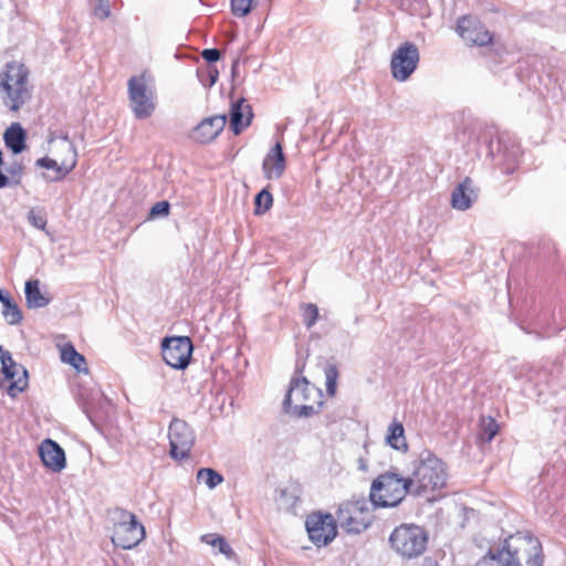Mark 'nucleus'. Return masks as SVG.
<instances>
[{"label":"nucleus","mask_w":566,"mask_h":566,"mask_svg":"<svg viewBox=\"0 0 566 566\" xmlns=\"http://www.w3.org/2000/svg\"><path fill=\"white\" fill-rule=\"evenodd\" d=\"M544 560L539 539L517 532L506 537L500 547H491L475 566H542Z\"/></svg>","instance_id":"obj_1"},{"label":"nucleus","mask_w":566,"mask_h":566,"mask_svg":"<svg viewBox=\"0 0 566 566\" xmlns=\"http://www.w3.org/2000/svg\"><path fill=\"white\" fill-rule=\"evenodd\" d=\"M411 464L412 470L408 475L411 494L434 500V494L447 485L448 471L446 463L431 451L423 450Z\"/></svg>","instance_id":"obj_2"},{"label":"nucleus","mask_w":566,"mask_h":566,"mask_svg":"<svg viewBox=\"0 0 566 566\" xmlns=\"http://www.w3.org/2000/svg\"><path fill=\"white\" fill-rule=\"evenodd\" d=\"M323 405V391L305 377L291 380L283 400L286 413L297 418H308L318 413Z\"/></svg>","instance_id":"obj_3"},{"label":"nucleus","mask_w":566,"mask_h":566,"mask_svg":"<svg viewBox=\"0 0 566 566\" xmlns=\"http://www.w3.org/2000/svg\"><path fill=\"white\" fill-rule=\"evenodd\" d=\"M0 94L4 106L18 111L29 98V71L24 64L9 62L0 73Z\"/></svg>","instance_id":"obj_4"},{"label":"nucleus","mask_w":566,"mask_h":566,"mask_svg":"<svg viewBox=\"0 0 566 566\" xmlns=\"http://www.w3.org/2000/svg\"><path fill=\"white\" fill-rule=\"evenodd\" d=\"M408 476L403 478L394 472L379 475L371 484L369 499L373 506L394 507L407 495L411 494Z\"/></svg>","instance_id":"obj_5"},{"label":"nucleus","mask_w":566,"mask_h":566,"mask_svg":"<svg viewBox=\"0 0 566 566\" xmlns=\"http://www.w3.org/2000/svg\"><path fill=\"white\" fill-rule=\"evenodd\" d=\"M114 524L112 542L123 549H132L145 538V528L135 514L116 507L109 513Z\"/></svg>","instance_id":"obj_6"},{"label":"nucleus","mask_w":566,"mask_h":566,"mask_svg":"<svg viewBox=\"0 0 566 566\" xmlns=\"http://www.w3.org/2000/svg\"><path fill=\"white\" fill-rule=\"evenodd\" d=\"M128 97L136 118L145 119L153 115L156 108V94L153 81L145 73L128 80Z\"/></svg>","instance_id":"obj_7"},{"label":"nucleus","mask_w":566,"mask_h":566,"mask_svg":"<svg viewBox=\"0 0 566 566\" xmlns=\"http://www.w3.org/2000/svg\"><path fill=\"white\" fill-rule=\"evenodd\" d=\"M370 500L361 499L339 505L337 510V522L346 533L359 534L368 528L374 515L371 513Z\"/></svg>","instance_id":"obj_8"},{"label":"nucleus","mask_w":566,"mask_h":566,"mask_svg":"<svg viewBox=\"0 0 566 566\" xmlns=\"http://www.w3.org/2000/svg\"><path fill=\"white\" fill-rule=\"evenodd\" d=\"M389 542L402 557L415 558L426 551L428 537L419 526L401 525L391 533Z\"/></svg>","instance_id":"obj_9"},{"label":"nucleus","mask_w":566,"mask_h":566,"mask_svg":"<svg viewBox=\"0 0 566 566\" xmlns=\"http://www.w3.org/2000/svg\"><path fill=\"white\" fill-rule=\"evenodd\" d=\"M0 361L1 371L4 376V378L0 380V387L6 390L10 397L14 398L28 387V371L22 365L17 364L11 353L1 345Z\"/></svg>","instance_id":"obj_10"},{"label":"nucleus","mask_w":566,"mask_h":566,"mask_svg":"<svg viewBox=\"0 0 566 566\" xmlns=\"http://www.w3.org/2000/svg\"><path fill=\"white\" fill-rule=\"evenodd\" d=\"M420 60L417 45L412 42H403L392 52L390 70L392 77L398 82L407 81L416 71Z\"/></svg>","instance_id":"obj_11"},{"label":"nucleus","mask_w":566,"mask_h":566,"mask_svg":"<svg viewBox=\"0 0 566 566\" xmlns=\"http://www.w3.org/2000/svg\"><path fill=\"white\" fill-rule=\"evenodd\" d=\"M168 438L170 457L175 460L187 459L196 441L195 432L190 426L182 419L172 418L168 429Z\"/></svg>","instance_id":"obj_12"},{"label":"nucleus","mask_w":566,"mask_h":566,"mask_svg":"<svg viewBox=\"0 0 566 566\" xmlns=\"http://www.w3.org/2000/svg\"><path fill=\"white\" fill-rule=\"evenodd\" d=\"M57 146L61 151L67 154L66 158L43 157L35 161L38 167L54 170L55 176L50 179L51 181L63 179L75 168L77 163V153L75 146L67 136H62L57 142Z\"/></svg>","instance_id":"obj_13"},{"label":"nucleus","mask_w":566,"mask_h":566,"mask_svg":"<svg viewBox=\"0 0 566 566\" xmlns=\"http://www.w3.org/2000/svg\"><path fill=\"white\" fill-rule=\"evenodd\" d=\"M191 354L192 343L187 336L166 337L161 343L163 359L175 369H185Z\"/></svg>","instance_id":"obj_14"},{"label":"nucleus","mask_w":566,"mask_h":566,"mask_svg":"<svg viewBox=\"0 0 566 566\" xmlns=\"http://www.w3.org/2000/svg\"><path fill=\"white\" fill-rule=\"evenodd\" d=\"M310 539L317 546H326L337 534V526L332 514L313 513L305 522Z\"/></svg>","instance_id":"obj_15"},{"label":"nucleus","mask_w":566,"mask_h":566,"mask_svg":"<svg viewBox=\"0 0 566 566\" xmlns=\"http://www.w3.org/2000/svg\"><path fill=\"white\" fill-rule=\"evenodd\" d=\"M457 32L468 43L483 46L492 41L490 32L476 17L464 15L458 20Z\"/></svg>","instance_id":"obj_16"},{"label":"nucleus","mask_w":566,"mask_h":566,"mask_svg":"<svg viewBox=\"0 0 566 566\" xmlns=\"http://www.w3.org/2000/svg\"><path fill=\"white\" fill-rule=\"evenodd\" d=\"M227 124L226 115L203 118L191 133V138L200 144H207L218 137Z\"/></svg>","instance_id":"obj_17"},{"label":"nucleus","mask_w":566,"mask_h":566,"mask_svg":"<svg viewBox=\"0 0 566 566\" xmlns=\"http://www.w3.org/2000/svg\"><path fill=\"white\" fill-rule=\"evenodd\" d=\"M286 168V159L283 153V147L277 142L265 155L262 163V170L264 177L269 180L280 179Z\"/></svg>","instance_id":"obj_18"},{"label":"nucleus","mask_w":566,"mask_h":566,"mask_svg":"<svg viewBox=\"0 0 566 566\" xmlns=\"http://www.w3.org/2000/svg\"><path fill=\"white\" fill-rule=\"evenodd\" d=\"M39 454L43 464L53 472H61L66 465L64 450L51 439L42 441Z\"/></svg>","instance_id":"obj_19"},{"label":"nucleus","mask_w":566,"mask_h":566,"mask_svg":"<svg viewBox=\"0 0 566 566\" xmlns=\"http://www.w3.org/2000/svg\"><path fill=\"white\" fill-rule=\"evenodd\" d=\"M478 199V190L471 178L467 177L452 191L451 206L459 211L468 210Z\"/></svg>","instance_id":"obj_20"},{"label":"nucleus","mask_w":566,"mask_h":566,"mask_svg":"<svg viewBox=\"0 0 566 566\" xmlns=\"http://www.w3.org/2000/svg\"><path fill=\"white\" fill-rule=\"evenodd\" d=\"M252 117L251 106L244 99H239L232 103L230 108V128L235 135H239L251 124Z\"/></svg>","instance_id":"obj_21"},{"label":"nucleus","mask_w":566,"mask_h":566,"mask_svg":"<svg viewBox=\"0 0 566 566\" xmlns=\"http://www.w3.org/2000/svg\"><path fill=\"white\" fill-rule=\"evenodd\" d=\"M25 301L30 308L45 307L50 303V298L41 292L39 280H29L25 282Z\"/></svg>","instance_id":"obj_22"},{"label":"nucleus","mask_w":566,"mask_h":566,"mask_svg":"<svg viewBox=\"0 0 566 566\" xmlns=\"http://www.w3.org/2000/svg\"><path fill=\"white\" fill-rule=\"evenodd\" d=\"M6 146L12 150L13 154H20L25 148V132L20 124H12L3 135Z\"/></svg>","instance_id":"obj_23"},{"label":"nucleus","mask_w":566,"mask_h":566,"mask_svg":"<svg viewBox=\"0 0 566 566\" xmlns=\"http://www.w3.org/2000/svg\"><path fill=\"white\" fill-rule=\"evenodd\" d=\"M0 302L2 304V315L8 324L15 325L22 321V313L15 302L12 301L10 294L0 290Z\"/></svg>","instance_id":"obj_24"},{"label":"nucleus","mask_w":566,"mask_h":566,"mask_svg":"<svg viewBox=\"0 0 566 566\" xmlns=\"http://www.w3.org/2000/svg\"><path fill=\"white\" fill-rule=\"evenodd\" d=\"M386 442L395 450H407L408 446L405 438V429L401 422L394 421L389 426L388 433L386 436Z\"/></svg>","instance_id":"obj_25"},{"label":"nucleus","mask_w":566,"mask_h":566,"mask_svg":"<svg viewBox=\"0 0 566 566\" xmlns=\"http://www.w3.org/2000/svg\"><path fill=\"white\" fill-rule=\"evenodd\" d=\"M200 541L217 548L218 552L223 554L228 559L237 558V555L229 543L219 534H205L200 537Z\"/></svg>","instance_id":"obj_26"},{"label":"nucleus","mask_w":566,"mask_h":566,"mask_svg":"<svg viewBox=\"0 0 566 566\" xmlns=\"http://www.w3.org/2000/svg\"><path fill=\"white\" fill-rule=\"evenodd\" d=\"M61 360L71 365L80 373H87L84 356L77 353L73 345H66L62 348Z\"/></svg>","instance_id":"obj_27"},{"label":"nucleus","mask_w":566,"mask_h":566,"mask_svg":"<svg viewBox=\"0 0 566 566\" xmlns=\"http://www.w3.org/2000/svg\"><path fill=\"white\" fill-rule=\"evenodd\" d=\"M197 480L212 490L223 482V476L213 469L202 468L197 472Z\"/></svg>","instance_id":"obj_28"},{"label":"nucleus","mask_w":566,"mask_h":566,"mask_svg":"<svg viewBox=\"0 0 566 566\" xmlns=\"http://www.w3.org/2000/svg\"><path fill=\"white\" fill-rule=\"evenodd\" d=\"M325 374V386L328 396L333 397L337 389L338 370L336 365L327 364L324 368Z\"/></svg>","instance_id":"obj_29"},{"label":"nucleus","mask_w":566,"mask_h":566,"mask_svg":"<svg viewBox=\"0 0 566 566\" xmlns=\"http://www.w3.org/2000/svg\"><path fill=\"white\" fill-rule=\"evenodd\" d=\"M273 203V197L266 189L261 190L254 199V213L255 214H263L265 213Z\"/></svg>","instance_id":"obj_30"},{"label":"nucleus","mask_w":566,"mask_h":566,"mask_svg":"<svg viewBox=\"0 0 566 566\" xmlns=\"http://www.w3.org/2000/svg\"><path fill=\"white\" fill-rule=\"evenodd\" d=\"M230 4L232 14L238 18H243L252 11L254 0H230Z\"/></svg>","instance_id":"obj_31"},{"label":"nucleus","mask_w":566,"mask_h":566,"mask_svg":"<svg viewBox=\"0 0 566 566\" xmlns=\"http://www.w3.org/2000/svg\"><path fill=\"white\" fill-rule=\"evenodd\" d=\"M303 323L307 328H312L318 318V307L315 304L302 305Z\"/></svg>","instance_id":"obj_32"},{"label":"nucleus","mask_w":566,"mask_h":566,"mask_svg":"<svg viewBox=\"0 0 566 566\" xmlns=\"http://www.w3.org/2000/svg\"><path fill=\"white\" fill-rule=\"evenodd\" d=\"M296 502V497L287 490H281L276 497V503L281 510H291Z\"/></svg>","instance_id":"obj_33"},{"label":"nucleus","mask_w":566,"mask_h":566,"mask_svg":"<svg viewBox=\"0 0 566 566\" xmlns=\"http://www.w3.org/2000/svg\"><path fill=\"white\" fill-rule=\"evenodd\" d=\"M93 13L98 19H107L111 15V6L108 0H95Z\"/></svg>","instance_id":"obj_34"},{"label":"nucleus","mask_w":566,"mask_h":566,"mask_svg":"<svg viewBox=\"0 0 566 566\" xmlns=\"http://www.w3.org/2000/svg\"><path fill=\"white\" fill-rule=\"evenodd\" d=\"M28 220L33 227L45 230L46 218L42 211L32 209L28 214Z\"/></svg>","instance_id":"obj_35"},{"label":"nucleus","mask_w":566,"mask_h":566,"mask_svg":"<svg viewBox=\"0 0 566 566\" xmlns=\"http://www.w3.org/2000/svg\"><path fill=\"white\" fill-rule=\"evenodd\" d=\"M170 205L168 201H158L156 202L149 212L150 218H157V217H166L169 214Z\"/></svg>","instance_id":"obj_36"},{"label":"nucleus","mask_w":566,"mask_h":566,"mask_svg":"<svg viewBox=\"0 0 566 566\" xmlns=\"http://www.w3.org/2000/svg\"><path fill=\"white\" fill-rule=\"evenodd\" d=\"M8 174L11 177V182L14 185H19L21 180V176L23 174V166L19 161H13L8 168Z\"/></svg>","instance_id":"obj_37"},{"label":"nucleus","mask_w":566,"mask_h":566,"mask_svg":"<svg viewBox=\"0 0 566 566\" xmlns=\"http://www.w3.org/2000/svg\"><path fill=\"white\" fill-rule=\"evenodd\" d=\"M496 433H497V424L495 423V421L490 420L483 427L482 439L485 442H490L495 437Z\"/></svg>","instance_id":"obj_38"},{"label":"nucleus","mask_w":566,"mask_h":566,"mask_svg":"<svg viewBox=\"0 0 566 566\" xmlns=\"http://www.w3.org/2000/svg\"><path fill=\"white\" fill-rule=\"evenodd\" d=\"M201 56L209 63H213V62H217L220 56H221V53L218 49H205L202 52H201Z\"/></svg>","instance_id":"obj_39"},{"label":"nucleus","mask_w":566,"mask_h":566,"mask_svg":"<svg viewBox=\"0 0 566 566\" xmlns=\"http://www.w3.org/2000/svg\"><path fill=\"white\" fill-rule=\"evenodd\" d=\"M358 469L363 472H366L368 470V460L365 455H360L358 458Z\"/></svg>","instance_id":"obj_40"},{"label":"nucleus","mask_w":566,"mask_h":566,"mask_svg":"<svg viewBox=\"0 0 566 566\" xmlns=\"http://www.w3.org/2000/svg\"><path fill=\"white\" fill-rule=\"evenodd\" d=\"M10 185L9 177H7L1 170H0V189L7 187Z\"/></svg>","instance_id":"obj_41"},{"label":"nucleus","mask_w":566,"mask_h":566,"mask_svg":"<svg viewBox=\"0 0 566 566\" xmlns=\"http://www.w3.org/2000/svg\"><path fill=\"white\" fill-rule=\"evenodd\" d=\"M209 76H210V86H212L217 80H218V71L217 70H210L209 71Z\"/></svg>","instance_id":"obj_42"},{"label":"nucleus","mask_w":566,"mask_h":566,"mask_svg":"<svg viewBox=\"0 0 566 566\" xmlns=\"http://www.w3.org/2000/svg\"><path fill=\"white\" fill-rule=\"evenodd\" d=\"M54 156L57 158H66L67 154L60 150L59 146L56 145V151L54 153Z\"/></svg>","instance_id":"obj_43"},{"label":"nucleus","mask_w":566,"mask_h":566,"mask_svg":"<svg viewBox=\"0 0 566 566\" xmlns=\"http://www.w3.org/2000/svg\"><path fill=\"white\" fill-rule=\"evenodd\" d=\"M368 447H369V443L368 442H365L364 443V450H365V454L367 455L369 452H368Z\"/></svg>","instance_id":"obj_44"},{"label":"nucleus","mask_w":566,"mask_h":566,"mask_svg":"<svg viewBox=\"0 0 566 566\" xmlns=\"http://www.w3.org/2000/svg\"><path fill=\"white\" fill-rule=\"evenodd\" d=\"M3 164L2 153L0 151V166Z\"/></svg>","instance_id":"obj_45"},{"label":"nucleus","mask_w":566,"mask_h":566,"mask_svg":"<svg viewBox=\"0 0 566 566\" xmlns=\"http://www.w3.org/2000/svg\"><path fill=\"white\" fill-rule=\"evenodd\" d=\"M433 566H437V565H433Z\"/></svg>","instance_id":"obj_46"}]
</instances>
